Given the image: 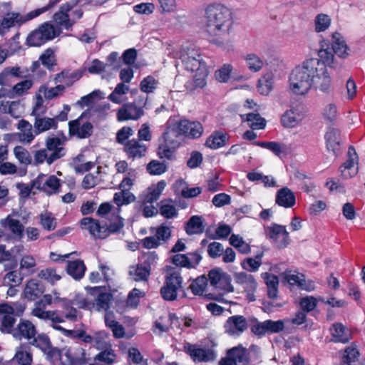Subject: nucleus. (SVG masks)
Masks as SVG:
<instances>
[{"label":"nucleus","mask_w":365,"mask_h":365,"mask_svg":"<svg viewBox=\"0 0 365 365\" xmlns=\"http://www.w3.org/2000/svg\"><path fill=\"white\" fill-rule=\"evenodd\" d=\"M319 58L306 59L295 67L289 77V89L297 95H304L313 88L316 91L329 93L331 91V78L327 68L334 63V53L331 48H321Z\"/></svg>","instance_id":"obj_1"},{"label":"nucleus","mask_w":365,"mask_h":365,"mask_svg":"<svg viewBox=\"0 0 365 365\" xmlns=\"http://www.w3.org/2000/svg\"><path fill=\"white\" fill-rule=\"evenodd\" d=\"M233 24L230 9L220 3L209 4L205 10V32L210 42L222 46Z\"/></svg>","instance_id":"obj_2"},{"label":"nucleus","mask_w":365,"mask_h":365,"mask_svg":"<svg viewBox=\"0 0 365 365\" xmlns=\"http://www.w3.org/2000/svg\"><path fill=\"white\" fill-rule=\"evenodd\" d=\"M166 132L164 133L165 145L158 148V155L162 158H170L173 150L178 148L182 140V120L173 123L169 122Z\"/></svg>","instance_id":"obj_3"},{"label":"nucleus","mask_w":365,"mask_h":365,"mask_svg":"<svg viewBox=\"0 0 365 365\" xmlns=\"http://www.w3.org/2000/svg\"><path fill=\"white\" fill-rule=\"evenodd\" d=\"M165 284L161 288L160 294L165 300L173 301L177 297V291L181 287L182 277L177 267L166 266Z\"/></svg>","instance_id":"obj_4"},{"label":"nucleus","mask_w":365,"mask_h":365,"mask_svg":"<svg viewBox=\"0 0 365 365\" xmlns=\"http://www.w3.org/2000/svg\"><path fill=\"white\" fill-rule=\"evenodd\" d=\"M56 30L49 23H44L32 31L27 37L26 42L30 46H39L56 36Z\"/></svg>","instance_id":"obj_5"},{"label":"nucleus","mask_w":365,"mask_h":365,"mask_svg":"<svg viewBox=\"0 0 365 365\" xmlns=\"http://www.w3.org/2000/svg\"><path fill=\"white\" fill-rule=\"evenodd\" d=\"M184 351L195 363L213 361L216 359V354L212 349H203L197 344H184Z\"/></svg>","instance_id":"obj_6"},{"label":"nucleus","mask_w":365,"mask_h":365,"mask_svg":"<svg viewBox=\"0 0 365 365\" xmlns=\"http://www.w3.org/2000/svg\"><path fill=\"white\" fill-rule=\"evenodd\" d=\"M32 187L45 192L48 195L56 194L60 190V180L55 175H38L32 182Z\"/></svg>","instance_id":"obj_7"},{"label":"nucleus","mask_w":365,"mask_h":365,"mask_svg":"<svg viewBox=\"0 0 365 365\" xmlns=\"http://www.w3.org/2000/svg\"><path fill=\"white\" fill-rule=\"evenodd\" d=\"M247 321L242 315L229 317L224 324L225 332L232 336H239L247 329Z\"/></svg>","instance_id":"obj_8"},{"label":"nucleus","mask_w":365,"mask_h":365,"mask_svg":"<svg viewBox=\"0 0 365 365\" xmlns=\"http://www.w3.org/2000/svg\"><path fill=\"white\" fill-rule=\"evenodd\" d=\"M83 229L88 230L95 238L105 239L109 236L106 225H101L98 220L91 217H84L81 221Z\"/></svg>","instance_id":"obj_9"},{"label":"nucleus","mask_w":365,"mask_h":365,"mask_svg":"<svg viewBox=\"0 0 365 365\" xmlns=\"http://www.w3.org/2000/svg\"><path fill=\"white\" fill-rule=\"evenodd\" d=\"M267 235L274 240L279 248L285 247L288 245L289 233L284 226L272 223L266 229Z\"/></svg>","instance_id":"obj_10"},{"label":"nucleus","mask_w":365,"mask_h":365,"mask_svg":"<svg viewBox=\"0 0 365 365\" xmlns=\"http://www.w3.org/2000/svg\"><path fill=\"white\" fill-rule=\"evenodd\" d=\"M143 106H137L134 103L123 104L118 110L117 119L118 121L138 120L143 115Z\"/></svg>","instance_id":"obj_11"},{"label":"nucleus","mask_w":365,"mask_h":365,"mask_svg":"<svg viewBox=\"0 0 365 365\" xmlns=\"http://www.w3.org/2000/svg\"><path fill=\"white\" fill-rule=\"evenodd\" d=\"M63 141L57 137H48L46 139V148L45 149L49 153L48 165L52 164L54 161L65 155L66 150L63 147Z\"/></svg>","instance_id":"obj_12"},{"label":"nucleus","mask_w":365,"mask_h":365,"mask_svg":"<svg viewBox=\"0 0 365 365\" xmlns=\"http://www.w3.org/2000/svg\"><path fill=\"white\" fill-rule=\"evenodd\" d=\"M86 113L84 112L78 119L68 123L69 132L71 134L77 135L80 138H86L91 135L93 129V125L89 122L81 124L82 119L86 116Z\"/></svg>","instance_id":"obj_13"},{"label":"nucleus","mask_w":365,"mask_h":365,"mask_svg":"<svg viewBox=\"0 0 365 365\" xmlns=\"http://www.w3.org/2000/svg\"><path fill=\"white\" fill-rule=\"evenodd\" d=\"M358 155L353 146H349L346 161L340 167V171L344 178H349L357 173Z\"/></svg>","instance_id":"obj_14"},{"label":"nucleus","mask_w":365,"mask_h":365,"mask_svg":"<svg viewBox=\"0 0 365 365\" xmlns=\"http://www.w3.org/2000/svg\"><path fill=\"white\" fill-rule=\"evenodd\" d=\"M103 287H95L91 288V294L96 295L95 303H91V307H96L97 311L107 312L110 308V302L113 299V295L108 292H103Z\"/></svg>","instance_id":"obj_15"},{"label":"nucleus","mask_w":365,"mask_h":365,"mask_svg":"<svg viewBox=\"0 0 365 365\" xmlns=\"http://www.w3.org/2000/svg\"><path fill=\"white\" fill-rule=\"evenodd\" d=\"M36 334L35 326L29 320L21 319L14 332V337L21 340L26 339L29 343Z\"/></svg>","instance_id":"obj_16"},{"label":"nucleus","mask_w":365,"mask_h":365,"mask_svg":"<svg viewBox=\"0 0 365 365\" xmlns=\"http://www.w3.org/2000/svg\"><path fill=\"white\" fill-rule=\"evenodd\" d=\"M195 71L196 73L193 76V78L186 83V89L187 92L190 93H194L204 88L207 85L206 78L208 76L207 67H202L200 69Z\"/></svg>","instance_id":"obj_17"},{"label":"nucleus","mask_w":365,"mask_h":365,"mask_svg":"<svg viewBox=\"0 0 365 365\" xmlns=\"http://www.w3.org/2000/svg\"><path fill=\"white\" fill-rule=\"evenodd\" d=\"M195 71L196 73L193 76V78L186 83V89L187 92L190 93H194L204 88L207 85L206 78L208 76L207 67H202L200 69Z\"/></svg>","instance_id":"obj_18"},{"label":"nucleus","mask_w":365,"mask_h":365,"mask_svg":"<svg viewBox=\"0 0 365 365\" xmlns=\"http://www.w3.org/2000/svg\"><path fill=\"white\" fill-rule=\"evenodd\" d=\"M76 4V2H73L72 4H63L60 7V10L56 12L53 15V19L55 22L59 25L60 26L63 27L66 30H69L73 24L75 23L74 20H71L68 14H67L74 5Z\"/></svg>","instance_id":"obj_19"},{"label":"nucleus","mask_w":365,"mask_h":365,"mask_svg":"<svg viewBox=\"0 0 365 365\" xmlns=\"http://www.w3.org/2000/svg\"><path fill=\"white\" fill-rule=\"evenodd\" d=\"M165 186V180H160L156 185H150L140 197L143 204H152L158 200Z\"/></svg>","instance_id":"obj_20"},{"label":"nucleus","mask_w":365,"mask_h":365,"mask_svg":"<svg viewBox=\"0 0 365 365\" xmlns=\"http://www.w3.org/2000/svg\"><path fill=\"white\" fill-rule=\"evenodd\" d=\"M128 158L133 160L140 158L145 155L147 148L145 145L139 142L136 139L128 140L123 148Z\"/></svg>","instance_id":"obj_21"},{"label":"nucleus","mask_w":365,"mask_h":365,"mask_svg":"<svg viewBox=\"0 0 365 365\" xmlns=\"http://www.w3.org/2000/svg\"><path fill=\"white\" fill-rule=\"evenodd\" d=\"M276 203L285 208L292 207L296 203L294 193L288 187L279 189L276 194Z\"/></svg>","instance_id":"obj_22"},{"label":"nucleus","mask_w":365,"mask_h":365,"mask_svg":"<svg viewBox=\"0 0 365 365\" xmlns=\"http://www.w3.org/2000/svg\"><path fill=\"white\" fill-rule=\"evenodd\" d=\"M32 11L29 12L26 16H23L19 13H9L2 19L1 25L4 29H9L15 26H20L22 24L32 19L34 16H31Z\"/></svg>","instance_id":"obj_23"},{"label":"nucleus","mask_w":365,"mask_h":365,"mask_svg":"<svg viewBox=\"0 0 365 365\" xmlns=\"http://www.w3.org/2000/svg\"><path fill=\"white\" fill-rule=\"evenodd\" d=\"M302 117L303 115L298 107H292L282 115L281 121L283 126L294 128L302 120Z\"/></svg>","instance_id":"obj_24"},{"label":"nucleus","mask_w":365,"mask_h":365,"mask_svg":"<svg viewBox=\"0 0 365 365\" xmlns=\"http://www.w3.org/2000/svg\"><path fill=\"white\" fill-rule=\"evenodd\" d=\"M326 146L335 156L338 155L340 147V133L337 129L330 128L325 134Z\"/></svg>","instance_id":"obj_25"},{"label":"nucleus","mask_w":365,"mask_h":365,"mask_svg":"<svg viewBox=\"0 0 365 365\" xmlns=\"http://www.w3.org/2000/svg\"><path fill=\"white\" fill-rule=\"evenodd\" d=\"M45 291L44 286L35 279H30L27 282L24 290V297L34 301L38 298Z\"/></svg>","instance_id":"obj_26"},{"label":"nucleus","mask_w":365,"mask_h":365,"mask_svg":"<svg viewBox=\"0 0 365 365\" xmlns=\"http://www.w3.org/2000/svg\"><path fill=\"white\" fill-rule=\"evenodd\" d=\"M203 133V127L199 121L184 119V138L197 139Z\"/></svg>","instance_id":"obj_27"},{"label":"nucleus","mask_w":365,"mask_h":365,"mask_svg":"<svg viewBox=\"0 0 365 365\" xmlns=\"http://www.w3.org/2000/svg\"><path fill=\"white\" fill-rule=\"evenodd\" d=\"M57 123L56 118L44 117L43 115H38L35 117L34 123V133L38 135L41 133L47 131L51 128H56Z\"/></svg>","instance_id":"obj_28"},{"label":"nucleus","mask_w":365,"mask_h":365,"mask_svg":"<svg viewBox=\"0 0 365 365\" xmlns=\"http://www.w3.org/2000/svg\"><path fill=\"white\" fill-rule=\"evenodd\" d=\"M13 361L19 365H31L33 356L29 346L26 344H21L16 349Z\"/></svg>","instance_id":"obj_29"},{"label":"nucleus","mask_w":365,"mask_h":365,"mask_svg":"<svg viewBox=\"0 0 365 365\" xmlns=\"http://www.w3.org/2000/svg\"><path fill=\"white\" fill-rule=\"evenodd\" d=\"M27 73L28 71L26 69L20 66L6 67L0 73V85H6L10 76L24 78L27 76Z\"/></svg>","instance_id":"obj_30"},{"label":"nucleus","mask_w":365,"mask_h":365,"mask_svg":"<svg viewBox=\"0 0 365 365\" xmlns=\"http://www.w3.org/2000/svg\"><path fill=\"white\" fill-rule=\"evenodd\" d=\"M332 40L333 42L331 49L334 53L343 58L348 56V47L341 34L339 33H334L332 34Z\"/></svg>","instance_id":"obj_31"},{"label":"nucleus","mask_w":365,"mask_h":365,"mask_svg":"<svg viewBox=\"0 0 365 365\" xmlns=\"http://www.w3.org/2000/svg\"><path fill=\"white\" fill-rule=\"evenodd\" d=\"M18 128L21 133L18 134L19 139L23 143H31L36 134H34V130L32 129V125L26 120H21L18 123Z\"/></svg>","instance_id":"obj_32"},{"label":"nucleus","mask_w":365,"mask_h":365,"mask_svg":"<svg viewBox=\"0 0 365 365\" xmlns=\"http://www.w3.org/2000/svg\"><path fill=\"white\" fill-rule=\"evenodd\" d=\"M86 269V267L81 260L68 262L67 273L76 280H80L84 276Z\"/></svg>","instance_id":"obj_33"},{"label":"nucleus","mask_w":365,"mask_h":365,"mask_svg":"<svg viewBox=\"0 0 365 365\" xmlns=\"http://www.w3.org/2000/svg\"><path fill=\"white\" fill-rule=\"evenodd\" d=\"M227 355L230 356L237 364H248L250 362L249 352L242 345L229 349Z\"/></svg>","instance_id":"obj_34"},{"label":"nucleus","mask_w":365,"mask_h":365,"mask_svg":"<svg viewBox=\"0 0 365 365\" xmlns=\"http://www.w3.org/2000/svg\"><path fill=\"white\" fill-rule=\"evenodd\" d=\"M228 138L227 133L215 131L207 138L205 145L211 149H217L225 145Z\"/></svg>","instance_id":"obj_35"},{"label":"nucleus","mask_w":365,"mask_h":365,"mask_svg":"<svg viewBox=\"0 0 365 365\" xmlns=\"http://www.w3.org/2000/svg\"><path fill=\"white\" fill-rule=\"evenodd\" d=\"M237 283L243 286L247 292H253L257 287V282L252 275L245 272H237L234 274Z\"/></svg>","instance_id":"obj_36"},{"label":"nucleus","mask_w":365,"mask_h":365,"mask_svg":"<svg viewBox=\"0 0 365 365\" xmlns=\"http://www.w3.org/2000/svg\"><path fill=\"white\" fill-rule=\"evenodd\" d=\"M0 111L8 113L14 118H18L21 115V109L19 101H4L0 103Z\"/></svg>","instance_id":"obj_37"},{"label":"nucleus","mask_w":365,"mask_h":365,"mask_svg":"<svg viewBox=\"0 0 365 365\" xmlns=\"http://www.w3.org/2000/svg\"><path fill=\"white\" fill-rule=\"evenodd\" d=\"M185 231L188 235L202 233L204 225L202 217L198 215L192 216L186 224Z\"/></svg>","instance_id":"obj_38"},{"label":"nucleus","mask_w":365,"mask_h":365,"mask_svg":"<svg viewBox=\"0 0 365 365\" xmlns=\"http://www.w3.org/2000/svg\"><path fill=\"white\" fill-rule=\"evenodd\" d=\"M248 68L252 72H259L264 67V60L255 53H248L245 56Z\"/></svg>","instance_id":"obj_39"},{"label":"nucleus","mask_w":365,"mask_h":365,"mask_svg":"<svg viewBox=\"0 0 365 365\" xmlns=\"http://www.w3.org/2000/svg\"><path fill=\"white\" fill-rule=\"evenodd\" d=\"M184 53V67L186 70L192 72L200 69L202 67H207L206 63L202 56H185Z\"/></svg>","instance_id":"obj_40"},{"label":"nucleus","mask_w":365,"mask_h":365,"mask_svg":"<svg viewBox=\"0 0 365 365\" xmlns=\"http://www.w3.org/2000/svg\"><path fill=\"white\" fill-rule=\"evenodd\" d=\"M130 277L136 282H147L150 275V272L142 264L136 266H132L129 269Z\"/></svg>","instance_id":"obj_41"},{"label":"nucleus","mask_w":365,"mask_h":365,"mask_svg":"<svg viewBox=\"0 0 365 365\" xmlns=\"http://www.w3.org/2000/svg\"><path fill=\"white\" fill-rule=\"evenodd\" d=\"M334 341L347 343L350 339V334L346 331L345 327L339 323L334 324L331 329Z\"/></svg>","instance_id":"obj_42"},{"label":"nucleus","mask_w":365,"mask_h":365,"mask_svg":"<svg viewBox=\"0 0 365 365\" xmlns=\"http://www.w3.org/2000/svg\"><path fill=\"white\" fill-rule=\"evenodd\" d=\"M4 226L8 227L9 230L19 240L22 238L24 235L23 232L24 227L19 220L13 219L9 216L4 220Z\"/></svg>","instance_id":"obj_43"},{"label":"nucleus","mask_w":365,"mask_h":365,"mask_svg":"<svg viewBox=\"0 0 365 365\" xmlns=\"http://www.w3.org/2000/svg\"><path fill=\"white\" fill-rule=\"evenodd\" d=\"M263 252L257 254L255 258L248 257L241 262L242 268L248 272H256L262 264Z\"/></svg>","instance_id":"obj_44"},{"label":"nucleus","mask_w":365,"mask_h":365,"mask_svg":"<svg viewBox=\"0 0 365 365\" xmlns=\"http://www.w3.org/2000/svg\"><path fill=\"white\" fill-rule=\"evenodd\" d=\"M247 121L253 130L263 129L266 125V120L259 113H250L247 115Z\"/></svg>","instance_id":"obj_45"},{"label":"nucleus","mask_w":365,"mask_h":365,"mask_svg":"<svg viewBox=\"0 0 365 365\" xmlns=\"http://www.w3.org/2000/svg\"><path fill=\"white\" fill-rule=\"evenodd\" d=\"M29 344L38 348L43 352H44L51 345V342L47 335L41 334H38L37 336H35L30 341Z\"/></svg>","instance_id":"obj_46"},{"label":"nucleus","mask_w":365,"mask_h":365,"mask_svg":"<svg viewBox=\"0 0 365 365\" xmlns=\"http://www.w3.org/2000/svg\"><path fill=\"white\" fill-rule=\"evenodd\" d=\"M331 18L325 14H319L314 19L315 31L322 32L326 31L331 24Z\"/></svg>","instance_id":"obj_47"},{"label":"nucleus","mask_w":365,"mask_h":365,"mask_svg":"<svg viewBox=\"0 0 365 365\" xmlns=\"http://www.w3.org/2000/svg\"><path fill=\"white\" fill-rule=\"evenodd\" d=\"M40 223L48 231H51L56 227V219L51 212H44L40 215Z\"/></svg>","instance_id":"obj_48"},{"label":"nucleus","mask_w":365,"mask_h":365,"mask_svg":"<svg viewBox=\"0 0 365 365\" xmlns=\"http://www.w3.org/2000/svg\"><path fill=\"white\" fill-rule=\"evenodd\" d=\"M135 199V197L128 190H123L120 192H116L114 195V202L120 206L124 204H128L131 202H133Z\"/></svg>","instance_id":"obj_49"},{"label":"nucleus","mask_w":365,"mask_h":365,"mask_svg":"<svg viewBox=\"0 0 365 365\" xmlns=\"http://www.w3.org/2000/svg\"><path fill=\"white\" fill-rule=\"evenodd\" d=\"M125 83H120L117 84L114 91L109 95L108 99L115 103H120L121 100L120 98V96L123 94H125L128 90L129 87L125 85Z\"/></svg>","instance_id":"obj_50"},{"label":"nucleus","mask_w":365,"mask_h":365,"mask_svg":"<svg viewBox=\"0 0 365 365\" xmlns=\"http://www.w3.org/2000/svg\"><path fill=\"white\" fill-rule=\"evenodd\" d=\"M160 213L166 218H172L177 215L176 209L170 200L160 202Z\"/></svg>","instance_id":"obj_51"},{"label":"nucleus","mask_w":365,"mask_h":365,"mask_svg":"<svg viewBox=\"0 0 365 365\" xmlns=\"http://www.w3.org/2000/svg\"><path fill=\"white\" fill-rule=\"evenodd\" d=\"M14 153L21 163L29 165L31 163V156L24 148L16 146L14 149Z\"/></svg>","instance_id":"obj_52"},{"label":"nucleus","mask_w":365,"mask_h":365,"mask_svg":"<svg viewBox=\"0 0 365 365\" xmlns=\"http://www.w3.org/2000/svg\"><path fill=\"white\" fill-rule=\"evenodd\" d=\"M299 305L302 311H304L307 314L311 311H313L317 306V299L312 296H307L301 298L299 301Z\"/></svg>","instance_id":"obj_53"},{"label":"nucleus","mask_w":365,"mask_h":365,"mask_svg":"<svg viewBox=\"0 0 365 365\" xmlns=\"http://www.w3.org/2000/svg\"><path fill=\"white\" fill-rule=\"evenodd\" d=\"M39 61L48 69H51L55 65V55L52 49H46L39 57Z\"/></svg>","instance_id":"obj_54"},{"label":"nucleus","mask_w":365,"mask_h":365,"mask_svg":"<svg viewBox=\"0 0 365 365\" xmlns=\"http://www.w3.org/2000/svg\"><path fill=\"white\" fill-rule=\"evenodd\" d=\"M23 276L17 271L8 272L4 278V284L9 286H16L21 283Z\"/></svg>","instance_id":"obj_55"},{"label":"nucleus","mask_w":365,"mask_h":365,"mask_svg":"<svg viewBox=\"0 0 365 365\" xmlns=\"http://www.w3.org/2000/svg\"><path fill=\"white\" fill-rule=\"evenodd\" d=\"M16 322V319L11 315H4L1 319V331L4 333L11 334L14 336L15 328L14 324Z\"/></svg>","instance_id":"obj_56"},{"label":"nucleus","mask_w":365,"mask_h":365,"mask_svg":"<svg viewBox=\"0 0 365 365\" xmlns=\"http://www.w3.org/2000/svg\"><path fill=\"white\" fill-rule=\"evenodd\" d=\"M38 276L41 279L46 280L51 284H54L56 281H58L61 278L60 275L56 274V270L51 267L42 269L38 273Z\"/></svg>","instance_id":"obj_57"},{"label":"nucleus","mask_w":365,"mask_h":365,"mask_svg":"<svg viewBox=\"0 0 365 365\" xmlns=\"http://www.w3.org/2000/svg\"><path fill=\"white\" fill-rule=\"evenodd\" d=\"M148 172L153 175H158L166 171V165L163 163L153 160L147 165Z\"/></svg>","instance_id":"obj_58"},{"label":"nucleus","mask_w":365,"mask_h":365,"mask_svg":"<svg viewBox=\"0 0 365 365\" xmlns=\"http://www.w3.org/2000/svg\"><path fill=\"white\" fill-rule=\"evenodd\" d=\"M359 353L358 350L353 347H347L344 350V354L342 357V362L346 365H351L353 362H355L358 359Z\"/></svg>","instance_id":"obj_59"},{"label":"nucleus","mask_w":365,"mask_h":365,"mask_svg":"<svg viewBox=\"0 0 365 365\" xmlns=\"http://www.w3.org/2000/svg\"><path fill=\"white\" fill-rule=\"evenodd\" d=\"M232 71V66L230 64H224L223 66L215 72V78L222 83H226L230 78Z\"/></svg>","instance_id":"obj_60"},{"label":"nucleus","mask_w":365,"mask_h":365,"mask_svg":"<svg viewBox=\"0 0 365 365\" xmlns=\"http://www.w3.org/2000/svg\"><path fill=\"white\" fill-rule=\"evenodd\" d=\"M202 259V257L197 252L184 255V267L195 268Z\"/></svg>","instance_id":"obj_61"},{"label":"nucleus","mask_w":365,"mask_h":365,"mask_svg":"<svg viewBox=\"0 0 365 365\" xmlns=\"http://www.w3.org/2000/svg\"><path fill=\"white\" fill-rule=\"evenodd\" d=\"M133 135V130L130 127H123L119 130L116 135V141L125 146L126 143L129 137Z\"/></svg>","instance_id":"obj_62"},{"label":"nucleus","mask_w":365,"mask_h":365,"mask_svg":"<svg viewBox=\"0 0 365 365\" xmlns=\"http://www.w3.org/2000/svg\"><path fill=\"white\" fill-rule=\"evenodd\" d=\"M258 91L262 95H267L272 88V81L269 77L264 76L258 81Z\"/></svg>","instance_id":"obj_63"},{"label":"nucleus","mask_w":365,"mask_h":365,"mask_svg":"<svg viewBox=\"0 0 365 365\" xmlns=\"http://www.w3.org/2000/svg\"><path fill=\"white\" fill-rule=\"evenodd\" d=\"M33 86V81L31 80H24L18 83H16L12 88V91L18 96H21L26 93Z\"/></svg>","instance_id":"obj_64"}]
</instances>
